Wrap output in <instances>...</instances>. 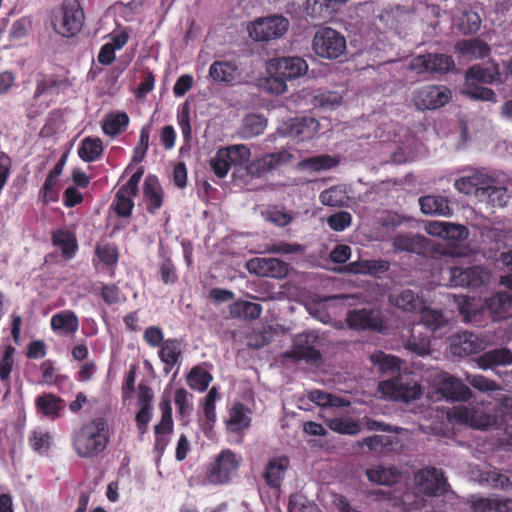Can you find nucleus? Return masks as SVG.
Here are the masks:
<instances>
[{
    "label": "nucleus",
    "mask_w": 512,
    "mask_h": 512,
    "mask_svg": "<svg viewBox=\"0 0 512 512\" xmlns=\"http://www.w3.org/2000/svg\"><path fill=\"white\" fill-rule=\"evenodd\" d=\"M499 401L494 405H457L447 411V418L450 422L464 424L473 429H502L512 421V398H501Z\"/></svg>",
    "instance_id": "nucleus-1"
},
{
    "label": "nucleus",
    "mask_w": 512,
    "mask_h": 512,
    "mask_svg": "<svg viewBox=\"0 0 512 512\" xmlns=\"http://www.w3.org/2000/svg\"><path fill=\"white\" fill-rule=\"evenodd\" d=\"M109 441V426L105 419L95 418L74 433L73 447L78 456L92 458L106 448Z\"/></svg>",
    "instance_id": "nucleus-2"
},
{
    "label": "nucleus",
    "mask_w": 512,
    "mask_h": 512,
    "mask_svg": "<svg viewBox=\"0 0 512 512\" xmlns=\"http://www.w3.org/2000/svg\"><path fill=\"white\" fill-rule=\"evenodd\" d=\"M498 81H500V72L496 64L493 63L487 67L475 65L466 72L462 94L474 100L495 103L497 101L495 92L479 84H493Z\"/></svg>",
    "instance_id": "nucleus-3"
},
{
    "label": "nucleus",
    "mask_w": 512,
    "mask_h": 512,
    "mask_svg": "<svg viewBox=\"0 0 512 512\" xmlns=\"http://www.w3.org/2000/svg\"><path fill=\"white\" fill-rule=\"evenodd\" d=\"M480 482H486L491 487L512 491V473L509 475L501 474L497 471H488L479 479ZM473 512H512V498L500 500L497 498H476L471 502Z\"/></svg>",
    "instance_id": "nucleus-4"
},
{
    "label": "nucleus",
    "mask_w": 512,
    "mask_h": 512,
    "mask_svg": "<svg viewBox=\"0 0 512 512\" xmlns=\"http://www.w3.org/2000/svg\"><path fill=\"white\" fill-rule=\"evenodd\" d=\"M312 50L322 59L336 60L346 53L345 36L331 27H321L312 38Z\"/></svg>",
    "instance_id": "nucleus-5"
},
{
    "label": "nucleus",
    "mask_w": 512,
    "mask_h": 512,
    "mask_svg": "<svg viewBox=\"0 0 512 512\" xmlns=\"http://www.w3.org/2000/svg\"><path fill=\"white\" fill-rule=\"evenodd\" d=\"M290 26L282 15L259 17L247 24L248 36L255 42H270L282 38Z\"/></svg>",
    "instance_id": "nucleus-6"
},
{
    "label": "nucleus",
    "mask_w": 512,
    "mask_h": 512,
    "mask_svg": "<svg viewBox=\"0 0 512 512\" xmlns=\"http://www.w3.org/2000/svg\"><path fill=\"white\" fill-rule=\"evenodd\" d=\"M378 391L385 400L403 403L415 401L422 395L420 384L402 374L392 379L381 381L378 385Z\"/></svg>",
    "instance_id": "nucleus-7"
},
{
    "label": "nucleus",
    "mask_w": 512,
    "mask_h": 512,
    "mask_svg": "<svg viewBox=\"0 0 512 512\" xmlns=\"http://www.w3.org/2000/svg\"><path fill=\"white\" fill-rule=\"evenodd\" d=\"M428 382L435 387L442 398L451 401H468L472 392L460 379L439 370H433Z\"/></svg>",
    "instance_id": "nucleus-8"
},
{
    "label": "nucleus",
    "mask_w": 512,
    "mask_h": 512,
    "mask_svg": "<svg viewBox=\"0 0 512 512\" xmlns=\"http://www.w3.org/2000/svg\"><path fill=\"white\" fill-rule=\"evenodd\" d=\"M84 22V12L79 3L71 2L63 5L61 9L54 14L52 26L54 31L63 37H72L82 28Z\"/></svg>",
    "instance_id": "nucleus-9"
},
{
    "label": "nucleus",
    "mask_w": 512,
    "mask_h": 512,
    "mask_svg": "<svg viewBox=\"0 0 512 512\" xmlns=\"http://www.w3.org/2000/svg\"><path fill=\"white\" fill-rule=\"evenodd\" d=\"M242 462L241 456L230 449L222 450L215 458V463L207 472V480L214 484H223L237 473Z\"/></svg>",
    "instance_id": "nucleus-10"
},
{
    "label": "nucleus",
    "mask_w": 512,
    "mask_h": 512,
    "mask_svg": "<svg viewBox=\"0 0 512 512\" xmlns=\"http://www.w3.org/2000/svg\"><path fill=\"white\" fill-rule=\"evenodd\" d=\"M452 97L445 86L427 85L413 92V102L418 110H433L447 104Z\"/></svg>",
    "instance_id": "nucleus-11"
},
{
    "label": "nucleus",
    "mask_w": 512,
    "mask_h": 512,
    "mask_svg": "<svg viewBox=\"0 0 512 512\" xmlns=\"http://www.w3.org/2000/svg\"><path fill=\"white\" fill-rule=\"evenodd\" d=\"M485 169L474 170L472 173L457 178L454 182V188L462 194L475 197L480 201L485 190L489 188L488 184L492 183V175Z\"/></svg>",
    "instance_id": "nucleus-12"
},
{
    "label": "nucleus",
    "mask_w": 512,
    "mask_h": 512,
    "mask_svg": "<svg viewBox=\"0 0 512 512\" xmlns=\"http://www.w3.org/2000/svg\"><path fill=\"white\" fill-rule=\"evenodd\" d=\"M267 69L282 75L287 81L304 76L308 71L306 61L298 56L279 57L266 62Z\"/></svg>",
    "instance_id": "nucleus-13"
},
{
    "label": "nucleus",
    "mask_w": 512,
    "mask_h": 512,
    "mask_svg": "<svg viewBox=\"0 0 512 512\" xmlns=\"http://www.w3.org/2000/svg\"><path fill=\"white\" fill-rule=\"evenodd\" d=\"M346 323L350 329L357 331L367 329L381 331L384 328L381 312L368 308L350 310L346 315Z\"/></svg>",
    "instance_id": "nucleus-14"
},
{
    "label": "nucleus",
    "mask_w": 512,
    "mask_h": 512,
    "mask_svg": "<svg viewBox=\"0 0 512 512\" xmlns=\"http://www.w3.org/2000/svg\"><path fill=\"white\" fill-rule=\"evenodd\" d=\"M317 343L318 336L314 332L298 334L294 338L293 347L287 355L298 360L316 363L321 357L319 351L316 349Z\"/></svg>",
    "instance_id": "nucleus-15"
},
{
    "label": "nucleus",
    "mask_w": 512,
    "mask_h": 512,
    "mask_svg": "<svg viewBox=\"0 0 512 512\" xmlns=\"http://www.w3.org/2000/svg\"><path fill=\"white\" fill-rule=\"evenodd\" d=\"M415 485L419 493L436 496L446 489L443 473L436 468H426L415 475Z\"/></svg>",
    "instance_id": "nucleus-16"
},
{
    "label": "nucleus",
    "mask_w": 512,
    "mask_h": 512,
    "mask_svg": "<svg viewBox=\"0 0 512 512\" xmlns=\"http://www.w3.org/2000/svg\"><path fill=\"white\" fill-rule=\"evenodd\" d=\"M450 285L453 287H479L484 284L489 274L481 266L468 268L452 267L450 268Z\"/></svg>",
    "instance_id": "nucleus-17"
},
{
    "label": "nucleus",
    "mask_w": 512,
    "mask_h": 512,
    "mask_svg": "<svg viewBox=\"0 0 512 512\" xmlns=\"http://www.w3.org/2000/svg\"><path fill=\"white\" fill-rule=\"evenodd\" d=\"M453 66V60L444 54H428L420 55L413 59L411 63L412 69L417 73L426 71L445 73Z\"/></svg>",
    "instance_id": "nucleus-18"
},
{
    "label": "nucleus",
    "mask_w": 512,
    "mask_h": 512,
    "mask_svg": "<svg viewBox=\"0 0 512 512\" xmlns=\"http://www.w3.org/2000/svg\"><path fill=\"white\" fill-rule=\"evenodd\" d=\"M491 182L488 184L489 188L485 190L480 202H484L491 207H504L510 198L508 182L496 172L493 173Z\"/></svg>",
    "instance_id": "nucleus-19"
},
{
    "label": "nucleus",
    "mask_w": 512,
    "mask_h": 512,
    "mask_svg": "<svg viewBox=\"0 0 512 512\" xmlns=\"http://www.w3.org/2000/svg\"><path fill=\"white\" fill-rule=\"evenodd\" d=\"M484 348V341L470 332H461L450 338L451 352L459 357L479 352Z\"/></svg>",
    "instance_id": "nucleus-20"
},
{
    "label": "nucleus",
    "mask_w": 512,
    "mask_h": 512,
    "mask_svg": "<svg viewBox=\"0 0 512 512\" xmlns=\"http://www.w3.org/2000/svg\"><path fill=\"white\" fill-rule=\"evenodd\" d=\"M210 79L219 84L235 85L240 79V71L233 61L219 60L211 64L209 68Z\"/></svg>",
    "instance_id": "nucleus-21"
},
{
    "label": "nucleus",
    "mask_w": 512,
    "mask_h": 512,
    "mask_svg": "<svg viewBox=\"0 0 512 512\" xmlns=\"http://www.w3.org/2000/svg\"><path fill=\"white\" fill-rule=\"evenodd\" d=\"M219 399L217 387H212L203 400V415L199 417L201 429L207 437H212V430L216 423V401Z\"/></svg>",
    "instance_id": "nucleus-22"
},
{
    "label": "nucleus",
    "mask_w": 512,
    "mask_h": 512,
    "mask_svg": "<svg viewBox=\"0 0 512 512\" xmlns=\"http://www.w3.org/2000/svg\"><path fill=\"white\" fill-rule=\"evenodd\" d=\"M51 329L61 336H72L79 328V319L71 310H62L51 317Z\"/></svg>",
    "instance_id": "nucleus-23"
},
{
    "label": "nucleus",
    "mask_w": 512,
    "mask_h": 512,
    "mask_svg": "<svg viewBox=\"0 0 512 512\" xmlns=\"http://www.w3.org/2000/svg\"><path fill=\"white\" fill-rule=\"evenodd\" d=\"M421 323L432 334L436 336H443L449 330V320L439 310L423 307L420 311Z\"/></svg>",
    "instance_id": "nucleus-24"
},
{
    "label": "nucleus",
    "mask_w": 512,
    "mask_h": 512,
    "mask_svg": "<svg viewBox=\"0 0 512 512\" xmlns=\"http://www.w3.org/2000/svg\"><path fill=\"white\" fill-rule=\"evenodd\" d=\"M320 131V123L312 117L294 118L288 124L287 133L301 140H310Z\"/></svg>",
    "instance_id": "nucleus-25"
},
{
    "label": "nucleus",
    "mask_w": 512,
    "mask_h": 512,
    "mask_svg": "<svg viewBox=\"0 0 512 512\" xmlns=\"http://www.w3.org/2000/svg\"><path fill=\"white\" fill-rule=\"evenodd\" d=\"M52 243L65 259H72L78 249L75 232L67 227L59 228L52 234Z\"/></svg>",
    "instance_id": "nucleus-26"
},
{
    "label": "nucleus",
    "mask_w": 512,
    "mask_h": 512,
    "mask_svg": "<svg viewBox=\"0 0 512 512\" xmlns=\"http://www.w3.org/2000/svg\"><path fill=\"white\" fill-rule=\"evenodd\" d=\"M144 203L150 213H155L163 204V192L158 179L148 175L143 185Z\"/></svg>",
    "instance_id": "nucleus-27"
},
{
    "label": "nucleus",
    "mask_w": 512,
    "mask_h": 512,
    "mask_svg": "<svg viewBox=\"0 0 512 512\" xmlns=\"http://www.w3.org/2000/svg\"><path fill=\"white\" fill-rule=\"evenodd\" d=\"M292 155L288 151H279L265 155L258 161L250 164L248 172L250 174L270 171L278 166L290 162Z\"/></svg>",
    "instance_id": "nucleus-28"
},
{
    "label": "nucleus",
    "mask_w": 512,
    "mask_h": 512,
    "mask_svg": "<svg viewBox=\"0 0 512 512\" xmlns=\"http://www.w3.org/2000/svg\"><path fill=\"white\" fill-rule=\"evenodd\" d=\"M486 307L497 320L512 316V295L497 292L486 300Z\"/></svg>",
    "instance_id": "nucleus-29"
},
{
    "label": "nucleus",
    "mask_w": 512,
    "mask_h": 512,
    "mask_svg": "<svg viewBox=\"0 0 512 512\" xmlns=\"http://www.w3.org/2000/svg\"><path fill=\"white\" fill-rule=\"evenodd\" d=\"M288 467L289 459L286 456L275 457L269 460L264 471L266 483L272 488H278L284 479Z\"/></svg>",
    "instance_id": "nucleus-30"
},
{
    "label": "nucleus",
    "mask_w": 512,
    "mask_h": 512,
    "mask_svg": "<svg viewBox=\"0 0 512 512\" xmlns=\"http://www.w3.org/2000/svg\"><path fill=\"white\" fill-rule=\"evenodd\" d=\"M182 344L175 339H167L162 343L159 350V357L165 364V371L168 373L174 366H180L182 360Z\"/></svg>",
    "instance_id": "nucleus-31"
},
{
    "label": "nucleus",
    "mask_w": 512,
    "mask_h": 512,
    "mask_svg": "<svg viewBox=\"0 0 512 512\" xmlns=\"http://www.w3.org/2000/svg\"><path fill=\"white\" fill-rule=\"evenodd\" d=\"M421 211L427 215H438L449 217L452 210L448 205L447 199L441 196L427 195L419 199Z\"/></svg>",
    "instance_id": "nucleus-32"
},
{
    "label": "nucleus",
    "mask_w": 512,
    "mask_h": 512,
    "mask_svg": "<svg viewBox=\"0 0 512 512\" xmlns=\"http://www.w3.org/2000/svg\"><path fill=\"white\" fill-rule=\"evenodd\" d=\"M257 86L271 95L284 94L287 89V80L278 73H272L266 68V76L257 80Z\"/></svg>",
    "instance_id": "nucleus-33"
},
{
    "label": "nucleus",
    "mask_w": 512,
    "mask_h": 512,
    "mask_svg": "<svg viewBox=\"0 0 512 512\" xmlns=\"http://www.w3.org/2000/svg\"><path fill=\"white\" fill-rule=\"evenodd\" d=\"M456 50L468 59L484 58L490 52L489 46L484 41L476 38L458 42Z\"/></svg>",
    "instance_id": "nucleus-34"
},
{
    "label": "nucleus",
    "mask_w": 512,
    "mask_h": 512,
    "mask_svg": "<svg viewBox=\"0 0 512 512\" xmlns=\"http://www.w3.org/2000/svg\"><path fill=\"white\" fill-rule=\"evenodd\" d=\"M393 247L397 251L422 253L426 247V239L419 235L398 234L393 239Z\"/></svg>",
    "instance_id": "nucleus-35"
},
{
    "label": "nucleus",
    "mask_w": 512,
    "mask_h": 512,
    "mask_svg": "<svg viewBox=\"0 0 512 512\" xmlns=\"http://www.w3.org/2000/svg\"><path fill=\"white\" fill-rule=\"evenodd\" d=\"M251 422L250 412L242 404H234L229 412L226 426L229 431L239 432L249 427Z\"/></svg>",
    "instance_id": "nucleus-36"
},
{
    "label": "nucleus",
    "mask_w": 512,
    "mask_h": 512,
    "mask_svg": "<svg viewBox=\"0 0 512 512\" xmlns=\"http://www.w3.org/2000/svg\"><path fill=\"white\" fill-rule=\"evenodd\" d=\"M389 269V263L384 260H360L348 265L349 272L356 274L378 275Z\"/></svg>",
    "instance_id": "nucleus-37"
},
{
    "label": "nucleus",
    "mask_w": 512,
    "mask_h": 512,
    "mask_svg": "<svg viewBox=\"0 0 512 512\" xmlns=\"http://www.w3.org/2000/svg\"><path fill=\"white\" fill-rule=\"evenodd\" d=\"M307 398L322 408H338L350 404L348 400L318 389L309 391Z\"/></svg>",
    "instance_id": "nucleus-38"
},
{
    "label": "nucleus",
    "mask_w": 512,
    "mask_h": 512,
    "mask_svg": "<svg viewBox=\"0 0 512 512\" xmlns=\"http://www.w3.org/2000/svg\"><path fill=\"white\" fill-rule=\"evenodd\" d=\"M370 361L383 374H394L401 369L400 358L378 351L370 355Z\"/></svg>",
    "instance_id": "nucleus-39"
},
{
    "label": "nucleus",
    "mask_w": 512,
    "mask_h": 512,
    "mask_svg": "<svg viewBox=\"0 0 512 512\" xmlns=\"http://www.w3.org/2000/svg\"><path fill=\"white\" fill-rule=\"evenodd\" d=\"M338 161L329 155H318L304 159L297 164V168L303 171L320 172L337 166Z\"/></svg>",
    "instance_id": "nucleus-40"
},
{
    "label": "nucleus",
    "mask_w": 512,
    "mask_h": 512,
    "mask_svg": "<svg viewBox=\"0 0 512 512\" xmlns=\"http://www.w3.org/2000/svg\"><path fill=\"white\" fill-rule=\"evenodd\" d=\"M229 313L234 318L257 319L262 313V307L249 301H237L229 306Z\"/></svg>",
    "instance_id": "nucleus-41"
},
{
    "label": "nucleus",
    "mask_w": 512,
    "mask_h": 512,
    "mask_svg": "<svg viewBox=\"0 0 512 512\" xmlns=\"http://www.w3.org/2000/svg\"><path fill=\"white\" fill-rule=\"evenodd\" d=\"M368 479L379 485H392L399 481L400 474L394 467H382L378 466L367 470Z\"/></svg>",
    "instance_id": "nucleus-42"
},
{
    "label": "nucleus",
    "mask_w": 512,
    "mask_h": 512,
    "mask_svg": "<svg viewBox=\"0 0 512 512\" xmlns=\"http://www.w3.org/2000/svg\"><path fill=\"white\" fill-rule=\"evenodd\" d=\"M319 200L325 206H345L349 200L346 186H333L322 191Z\"/></svg>",
    "instance_id": "nucleus-43"
},
{
    "label": "nucleus",
    "mask_w": 512,
    "mask_h": 512,
    "mask_svg": "<svg viewBox=\"0 0 512 512\" xmlns=\"http://www.w3.org/2000/svg\"><path fill=\"white\" fill-rule=\"evenodd\" d=\"M391 302L404 311H416L424 307L423 300L412 290H403L399 295L391 297Z\"/></svg>",
    "instance_id": "nucleus-44"
},
{
    "label": "nucleus",
    "mask_w": 512,
    "mask_h": 512,
    "mask_svg": "<svg viewBox=\"0 0 512 512\" xmlns=\"http://www.w3.org/2000/svg\"><path fill=\"white\" fill-rule=\"evenodd\" d=\"M266 119L260 114H248L242 121L241 133L244 138H253L264 132Z\"/></svg>",
    "instance_id": "nucleus-45"
},
{
    "label": "nucleus",
    "mask_w": 512,
    "mask_h": 512,
    "mask_svg": "<svg viewBox=\"0 0 512 512\" xmlns=\"http://www.w3.org/2000/svg\"><path fill=\"white\" fill-rule=\"evenodd\" d=\"M211 381L212 375L202 366L193 367L186 376L187 385L199 392L205 391Z\"/></svg>",
    "instance_id": "nucleus-46"
},
{
    "label": "nucleus",
    "mask_w": 512,
    "mask_h": 512,
    "mask_svg": "<svg viewBox=\"0 0 512 512\" xmlns=\"http://www.w3.org/2000/svg\"><path fill=\"white\" fill-rule=\"evenodd\" d=\"M103 152L102 141L99 138L87 137L81 142L78 149L79 157L85 162L96 161Z\"/></svg>",
    "instance_id": "nucleus-47"
},
{
    "label": "nucleus",
    "mask_w": 512,
    "mask_h": 512,
    "mask_svg": "<svg viewBox=\"0 0 512 512\" xmlns=\"http://www.w3.org/2000/svg\"><path fill=\"white\" fill-rule=\"evenodd\" d=\"M129 123V117L124 112L110 114L102 121V130L109 136H115L123 132Z\"/></svg>",
    "instance_id": "nucleus-48"
},
{
    "label": "nucleus",
    "mask_w": 512,
    "mask_h": 512,
    "mask_svg": "<svg viewBox=\"0 0 512 512\" xmlns=\"http://www.w3.org/2000/svg\"><path fill=\"white\" fill-rule=\"evenodd\" d=\"M160 406L162 417L160 423L155 426V433L157 435L156 446H159L161 441L163 442V446H165L166 440L161 435L169 434L172 431V408L169 401H163Z\"/></svg>",
    "instance_id": "nucleus-49"
},
{
    "label": "nucleus",
    "mask_w": 512,
    "mask_h": 512,
    "mask_svg": "<svg viewBox=\"0 0 512 512\" xmlns=\"http://www.w3.org/2000/svg\"><path fill=\"white\" fill-rule=\"evenodd\" d=\"M306 11L312 18L325 20L332 16L335 6L328 0H307Z\"/></svg>",
    "instance_id": "nucleus-50"
},
{
    "label": "nucleus",
    "mask_w": 512,
    "mask_h": 512,
    "mask_svg": "<svg viewBox=\"0 0 512 512\" xmlns=\"http://www.w3.org/2000/svg\"><path fill=\"white\" fill-rule=\"evenodd\" d=\"M36 405L43 415L56 419L61 410V399L53 394H44L37 398Z\"/></svg>",
    "instance_id": "nucleus-51"
},
{
    "label": "nucleus",
    "mask_w": 512,
    "mask_h": 512,
    "mask_svg": "<svg viewBox=\"0 0 512 512\" xmlns=\"http://www.w3.org/2000/svg\"><path fill=\"white\" fill-rule=\"evenodd\" d=\"M136 194L130 193L127 189L120 188L113 202L115 212L120 217H129L134 207L133 197Z\"/></svg>",
    "instance_id": "nucleus-52"
},
{
    "label": "nucleus",
    "mask_w": 512,
    "mask_h": 512,
    "mask_svg": "<svg viewBox=\"0 0 512 512\" xmlns=\"http://www.w3.org/2000/svg\"><path fill=\"white\" fill-rule=\"evenodd\" d=\"M328 427L339 434L356 435L360 431L359 423L349 417H335L327 421Z\"/></svg>",
    "instance_id": "nucleus-53"
},
{
    "label": "nucleus",
    "mask_w": 512,
    "mask_h": 512,
    "mask_svg": "<svg viewBox=\"0 0 512 512\" xmlns=\"http://www.w3.org/2000/svg\"><path fill=\"white\" fill-rule=\"evenodd\" d=\"M193 395L184 388L175 391L174 402L178 409L181 420L187 422L193 411Z\"/></svg>",
    "instance_id": "nucleus-54"
},
{
    "label": "nucleus",
    "mask_w": 512,
    "mask_h": 512,
    "mask_svg": "<svg viewBox=\"0 0 512 512\" xmlns=\"http://www.w3.org/2000/svg\"><path fill=\"white\" fill-rule=\"evenodd\" d=\"M454 23L462 33L473 34L479 30L481 18L476 12L465 10L460 17L454 20Z\"/></svg>",
    "instance_id": "nucleus-55"
},
{
    "label": "nucleus",
    "mask_w": 512,
    "mask_h": 512,
    "mask_svg": "<svg viewBox=\"0 0 512 512\" xmlns=\"http://www.w3.org/2000/svg\"><path fill=\"white\" fill-rule=\"evenodd\" d=\"M227 153L229 163L234 166L243 165L250 160L251 150L245 144H235L223 148Z\"/></svg>",
    "instance_id": "nucleus-56"
},
{
    "label": "nucleus",
    "mask_w": 512,
    "mask_h": 512,
    "mask_svg": "<svg viewBox=\"0 0 512 512\" xmlns=\"http://www.w3.org/2000/svg\"><path fill=\"white\" fill-rule=\"evenodd\" d=\"M33 27V20L29 16H24L13 22L9 32V38L12 41H19L26 38Z\"/></svg>",
    "instance_id": "nucleus-57"
},
{
    "label": "nucleus",
    "mask_w": 512,
    "mask_h": 512,
    "mask_svg": "<svg viewBox=\"0 0 512 512\" xmlns=\"http://www.w3.org/2000/svg\"><path fill=\"white\" fill-rule=\"evenodd\" d=\"M29 442L34 451L44 454L48 452L52 444V436L44 430H34L29 438Z\"/></svg>",
    "instance_id": "nucleus-58"
},
{
    "label": "nucleus",
    "mask_w": 512,
    "mask_h": 512,
    "mask_svg": "<svg viewBox=\"0 0 512 512\" xmlns=\"http://www.w3.org/2000/svg\"><path fill=\"white\" fill-rule=\"evenodd\" d=\"M227 153L224 152L223 148H220L214 157L210 160V167L215 175L219 178H224L228 174L231 164L227 158Z\"/></svg>",
    "instance_id": "nucleus-59"
},
{
    "label": "nucleus",
    "mask_w": 512,
    "mask_h": 512,
    "mask_svg": "<svg viewBox=\"0 0 512 512\" xmlns=\"http://www.w3.org/2000/svg\"><path fill=\"white\" fill-rule=\"evenodd\" d=\"M360 444L366 446L370 451L382 453L392 444V438L387 435H373L364 438Z\"/></svg>",
    "instance_id": "nucleus-60"
},
{
    "label": "nucleus",
    "mask_w": 512,
    "mask_h": 512,
    "mask_svg": "<svg viewBox=\"0 0 512 512\" xmlns=\"http://www.w3.org/2000/svg\"><path fill=\"white\" fill-rule=\"evenodd\" d=\"M406 347L420 356L428 355L431 352L429 338L417 336L415 327L412 329L411 338Z\"/></svg>",
    "instance_id": "nucleus-61"
},
{
    "label": "nucleus",
    "mask_w": 512,
    "mask_h": 512,
    "mask_svg": "<svg viewBox=\"0 0 512 512\" xmlns=\"http://www.w3.org/2000/svg\"><path fill=\"white\" fill-rule=\"evenodd\" d=\"M342 102V96L335 91L320 92L314 96V104L319 107L333 109Z\"/></svg>",
    "instance_id": "nucleus-62"
},
{
    "label": "nucleus",
    "mask_w": 512,
    "mask_h": 512,
    "mask_svg": "<svg viewBox=\"0 0 512 512\" xmlns=\"http://www.w3.org/2000/svg\"><path fill=\"white\" fill-rule=\"evenodd\" d=\"M351 222L352 216L347 211H339L337 213L332 214L327 219L328 226L336 232L344 231L351 225Z\"/></svg>",
    "instance_id": "nucleus-63"
},
{
    "label": "nucleus",
    "mask_w": 512,
    "mask_h": 512,
    "mask_svg": "<svg viewBox=\"0 0 512 512\" xmlns=\"http://www.w3.org/2000/svg\"><path fill=\"white\" fill-rule=\"evenodd\" d=\"M59 187L58 180L47 176L40 190V197L43 202H54L58 199Z\"/></svg>",
    "instance_id": "nucleus-64"
}]
</instances>
